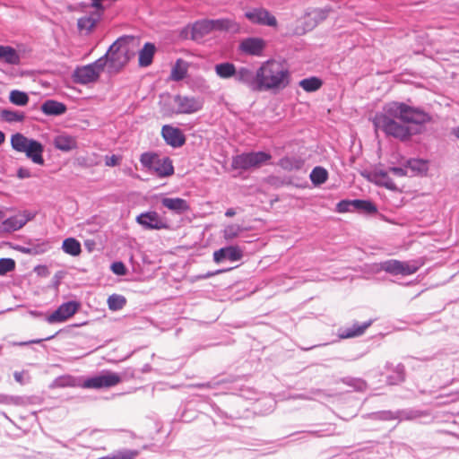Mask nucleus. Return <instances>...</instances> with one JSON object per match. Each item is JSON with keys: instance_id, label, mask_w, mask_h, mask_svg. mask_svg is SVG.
<instances>
[{"instance_id": "nucleus-52", "label": "nucleus", "mask_w": 459, "mask_h": 459, "mask_svg": "<svg viewBox=\"0 0 459 459\" xmlns=\"http://www.w3.org/2000/svg\"><path fill=\"white\" fill-rule=\"evenodd\" d=\"M451 134L455 136L457 139H459V126H455L454 128H452L451 130Z\"/></svg>"}, {"instance_id": "nucleus-13", "label": "nucleus", "mask_w": 459, "mask_h": 459, "mask_svg": "<svg viewBox=\"0 0 459 459\" xmlns=\"http://www.w3.org/2000/svg\"><path fill=\"white\" fill-rule=\"evenodd\" d=\"M79 308V304L75 301H69L62 304L58 308L47 317L49 324L64 322L74 316Z\"/></svg>"}, {"instance_id": "nucleus-57", "label": "nucleus", "mask_w": 459, "mask_h": 459, "mask_svg": "<svg viewBox=\"0 0 459 459\" xmlns=\"http://www.w3.org/2000/svg\"><path fill=\"white\" fill-rule=\"evenodd\" d=\"M14 377H15V379H16L17 381H21V379H22V377H21V375H20L19 373H15V374H14Z\"/></svg>"}, {"instance_id": "nucleus-36", "label": "nucleus", "mask_w": 459, "mask_h": 459, "mask_svg": "<svg viewBox=\"0 0 459 459\" xmlns=\"http://www.w3.org/2000/svg\"><path fill=\"white\" fill-rule=\"evenodd\" d=\"M1 117L6 122L13 123L22 122L25 117L22 112L4 109L1 111Z\"/></svg>"}, {"instance_id": "nucleus-28", "label": "nucleus", "mask_w": 459, "mask_h": 459, "mask_svg": "<svg viewBox=\"0 0 459 459\" xmlns=\"http://www.w3.org/2000/svg\"><path fill=\"white\" fill-rule=\"evenodd\" d=\"M62 249L65 253L76 256L82 252L81 244L74 238H65L63 241Z\"/></svg>"}, {"instance_id": "nucleus-40", "label": "nucleus", "mask_w": 459, "mask_h": 459, "mask_svg": "<svg viewBox=\"0 0 459 459\" xmlns=\"http://www.w3.org/2000/svg\"><path fill=\"white\" fill-rule=\"evenodd\" d=\"M96 23V20L89 17L84 16L78 20V27L81 30L90 31Z\"/></svg>"}, {"instance_id": "nucleus-50", "label": "nucleus", "mask_w": 459, "mask_h": 459, "mask_svg": "<svg viewBox=\"0 0 459 459\" xmlns=\"http://www.w3.org/2000/svg\"><path fill=\"white\" fill-rule=\"evenodd\" d=\"M17 176L19 178H29L31 177L30 171L28 169L21 168L17 171Z\"/></svg>"}, {"instance_id": "nucleus-23", "label": "nucleus", "mask_w": 459, "mask_h": 459, "mask_svg": "<svg viewBox=\"0 0 459 459\" xmlns=\"http://www.w3.org/2000/svg\"><path fill=\"white\" fill-rule=\"evenodd\" d=\"M41 111L48 116H58L66 111V107L65 104L56 100H47L42 104Z\"/></svg>"}, {"instance_id": "nucleus-8", "label": "nucleus", "mask_w": 459, "mask_h": 459, "mask_svg": "<svg viewBox=\"0 0 459 459\" xmlns=\"http://www.w3.org/2000/svg\"><path fill=\"white\" fill-rule=\"evenodd\" d=\"M122 381L120 375L111 371H103L100 375L85 380L82 386L83 388H108L118 385Z\"/></svg>"}, {"instance_id": "nucleus-3", "label": "nucleus", "mask_w": 459, "mask_h": 459, "mask_svg": "<svg viewBox=\"0 0 459 459\" xmlns=\"http://www.w3.org/2000/svg\"><path fill=\"white\" fill-rule=\"evenodd\" d=\"M137 40L134 37L118 39L103 56L109 72H118L135 54Z\"/></svg>"}, {"instance_id": "nucleus-26", "label": "nucleus", "mask_w": 459, "mask_h": 459, "mask_svg": "<svg viewBox=\"0 0 459 459\" xmlns=\"http://www.w3.org/2000/svg\"><path fill=\"white\" fill-rule=\"evenodd\" d=\"M187 62L183 59H178L171 69L170 79L176 82L183 80L187 74Z\"/></svg>"}, {"instance_id": "nucleus-2", "label": "nucleus", "mask_w": 459, "mask_h": 459, "mask_svg": "<svg viewBox=\"0 0 459 459\" xmlns=\"http://www.w3.org/2000/svg\"><path fill=\"white\" fill-rule=\"evenodd\" d=\"M259 91L278 92L290 82V73L287 65L275 59L264 61L258 67Z\"/></svg>"}, {"instance_id": "nucleus-54", "label": "nucleus", "mask_w": 459, "mask_h": 459, "mask_svg": "<svg viewBox=\"0 0 459 459\" xmlns=\"http://www.w3.org/2000/svg\"><path fill=\"white\" fill-rule=\"evenodd\" d=\"M235 213H236V212H235V211H234L233 209H231V208H230V209H228V210L226 211L225 215H226L227 217H232V216H234V215H235Z\"/></svg>"}, {"instance_id": "nucleus-59", "label": "nucleus", "mask_w": 459, "mask_h": 459, "mask_svg": "<svg viewBox=\"0 0 459 459\" xmlns=\"http://www.w3.org/2000/svg\"><path fill=\"white\" fill-rule=\"evenodd\" d=\"M30 314H31V315H33V316H39V315H40V313L36 312V311H31V312H30Z\"/></svg>"}, {"instance_id": "nucleus-9", "label": "nucleus", "mask_w": 459, "mask_h": 459, "mask_svg": "<svg viewBox=\"0 0 459 459\" xmlns=\"http://www.w3.org/2000/svg\"><path fill=\"white\" fill-rule=\"evenodd\" d=\"M266 41L259 37H248L241 39L238 51L246 56H262L266 48Z\"/></svg>"}, {"instance_id": "nucleus-42", "label": "nucleus", "mask_w": 459, "mask_h": 459, "mask_svg": "<svg viewBox=\"0 0 459 459\" xmlns=\"http://www.w3.org/2000/svg\"><path fill=\"white\" fill-rule=\"evenodd\" d=\"M55 385L59 387H65V386H75L76 385V380L69 376L61 377L56 379Z\"/></svg>"}, {"instance_id": "nucleus-27", "label": "nucleus", "mask_w": 459, "mask_h": 459, "mask_svg": "<svg viewBox=\"0 0 459 459\" xmlns=\"http://www.w3.org/2000/svg\"><path fill=\"white\" fill-rule=\"evenodd\" d=\"M372 180L380 186H385L388 189H396V185L389 178L387 172L379 170L372 174Z\"/></svg>"}, {"instance_id": "nucleus-22", "label": "nucleus", "mask_w": 459, "mask_h": 459, "mask_svg": "<svg viewBox=\"0 0 459 459\" xmlns=\"http://www.w3.org/2000/svg\"><path fill=\"white\" fill-rule=\"evenodd\" d=\"M211 32H212V29L209 20L198 21L192 27V39L199 40Z\"/></svg>"}, {"instance_id": "nucleus-15", "label": "nucleus", "mask_w": 459, "mask_h": 459, "mask_svg": "<svg viewBox=\"0 0 459 459\" xmlns=\"http://www.w3.org/2000/svg\"><path fill=\"white\" fill-rule=\"evenodd\" d=\"M136 221L147 230L167 229V223L161 219L156 212H146L136 217Z\"/></svg>"}, {"instance_id": "nucleus-11", "label": "nucleus", "mask_w": 459, "mask_h": 459, "mask_svg": "<svg viewBox=\"0 0 459 459\" xmlns=\"http://www.w3.org/2000/svg\"><path fill=\"white\" fill-rule=\"evenodd\" d=\"M35 217V213L30 211H22L2 222L3 230L13 232L22 229L28 221Z\"/></svg>"}, {"instance_id": "nucleus-53", "label": "nucleus", "mask_w": 459, "mask_h": 459, "mask_svg": "<svg viewBox=\"0 0 459 459\" xmlns=\"http://www.w3.org/2000/svg\"><path fill=\"white\" fill-rule=\"evenodd\" d=\"M364 386H365V383L364 382L359 381V380L356 381V385H355L356 388L361 390V389H363Z\"/></svg>"}, {"instance_id": "nucleus-18", "label": "nucleus", "mask_w": 459, "mask_h": 459, "mask_svg": "<svg viewBox=\"0 0 459 459\" xmlns=\"http://www.w3.org/2000/svg\"><path fill=\"white\" fill-rule=\"evenodd\" d=\"M53 144L56 149L67 152L77 148V140L73 135L61 133L54 137Z\"/></svg>"}, {"instance_id": "nucleus-4", "label": "nucleus", "mask_w": 459, "mask_h": 459, "mask_svg": "<svg viewBox=\"0 0 459 459\" xmlns=\"http://www.w3.org/2000/svg\"><path fill=\"white\" fill-rule=\"evenodd\" d=\"M10 143L14 151L24 153L33 163L44 164V146L39 142L28 138L21 133H16L11 136Z\"/></svg>"}, {"instance_id": "nucleus-60", "label": "nucleus", "mask_w": 459, "mask_h": 459, "mask_svg": "<svg viewBox=\"0 0 459 459\" xmlns=\"http://www.w3.org/2000/svg\"><path fill=\"white\" fill-rule=\"evenodd\" d=\"M54 337V335L45 338L44 340H50Z\"/></svg>"}, {"instance_id": "nucleus-14", "label": "nucleus", "mask_w": 459, "mask_h": 459, "mask_svg": "<svg viewBox=\"0 0 459 459\" xmlns=\"http://www.w3.org/2000/svg\"><path fill=\"white\" fill-rule=\"evenodd\" d=\"M235 79L239 83L245 84L252 91H259L258 69L254 73L251 69L242 66L237 69Z\"/></svg>"}, {"instance_id": "nucleus-48", "label": "nucleus", "mask_w": 459, "mask_h": 459, "mask_svg": "<svg viewBox=\"0 0 459 459\" xmlns=\"http://www.w3.org/2000/svg\"><path fill=\"white\" fill-rule=\"evenodd\" d=\"M389 171L392 172L396 177H404L408 175L407 165L404 168H391Z\"/></svg>"}, {"instance_id": "nucleus-38", "label": "nucleus", "mask_w": 459, "mask_h": 459, "mask_svg": "<svg viewBox=\"0 0 459 459\" xmlns=\"http://www.w3.org/2000/svg\"><path fill=\"white\" fill-rule=\"evenodd\" d=\"M354 209L361 210L368 213H375L377 212V209L373 203L365 200H354Z\"/></svg>"}, {"instance_id": "nucleus-46", "label": "nucleus", "mask_w": 459, "mask_h": 459, "mask_svg": "<svg viewBox=\"0 0 459 459\" xmlns=\"http://www.w3.org/2000/svg\"><path fill=\"white\" fill-rule=\"evenodd\" d=\"M351 207L354 208V200H352V201L343 200V201H341L340 203H338V204H337V211L339 212H350L351 211Z\"/></svg>"}, {"instance_id": "nucleus-43", "label": "nucleus", "mask_w": 459, "mask_h": 459, "mask_svg": "<svg viewBox=\"0 0 459 459\" xmlns=\"http://www.w3.org/2000/svg\"><path fill=\"white\" fill-rule=\"evenodd\" d=\"M280 166L287 170H292L299 168V163L290 158H283L280 160Z\"/></svg>"}, {"instance_id": "nucleus-58", "label": "nucleus", "mask_w": 459, "mask_h": 459, "mask_svg": "<svg viewBox=\"0 0 459 459\" xmlns=\"http://www.w3.org/2000/svg\"><path fill=\"white\" fill-rule=\"evenodd\" d=\"M4 212L2 209H0V221H2L4 218Z\"/></svg>"}, {"instance_id": "nucleus-25", "label": "nucleus", "mask_w": 459, "mask_h": 459, "mask_svg": "<svg viewBox=\"0 0 459 459\" xmlns=\"http://www.w3.org/2000/svg\"><path fill=\"white\" fill-rule=\"evenodd\" d=\"M216 74L221 79H229L237 74V68L234 64L230 62H224L217 64L214 66Z\"/></svg>"}, {"instance_id": "nucleus-55", "label": "nucleus", "mask_w": 459, "mask_h": 459, "mask_svg": "<svg viewBox=\"0 0 459 459\" xmlns=\"http://www.w3.org/2000/svg\"><path fill=\"white\" fill-rule=\"evenodd\" d=\"M43 339L41 340H33V341H30V342H22L21 345H26V344H29V343H39L42 341Z\"/></svg>"}, {"instance_id": "nucleus-20", "label": "nucleus", "mask_w": 459, "mask_h": 459, "mask_svg": "<svg viewBox=\"0 0 459 459\" xmlns=\"http://www.w3.org/2000/svg\"><path fill=\"white\" fill-rule=\"evenodd\" d=\"M158 177L165 178L169 177L174 173V167L169 158H158L153 168L152 169Z\"/></svg>"}, {"instance_id": "nucleus-56", "label": "nucleus", "mask_w": 459, "mask_h": 459, "mask_svg": "<svg viewBox=\"0 0 459 459\" xmlns=\"http://www.w3.org/2000/svg\"><path fill=\"white\" fill-rule=\"evenodd\" d=\"M4 140H5L4 134L2 131H0V145L4 142Z\"/></svg>"}, {"instance_id": "nucleus-47", "label": "nucleus", "mask_w": 459, "mask_h": 459, "mask_svg": "<svg viewBox=\"0 0 459 459\" xmlns=\"http://www.w3.org/2000/svg\"><path fill=\"white\" fill-rule=\"evenodd\" d=\"M329 9H322V8H316L313 9L310 13V14H313L316 18H317L319 21L325 20L329 13Z\"/></svg>"}, {"instance_id": "nucleus-32", "label": "nucleus", "mask_w": 459, "mask_h": 459, "mask_svg": "<svg viewBox=\"0 0 459 459\" xmlns=\"http://www.w3.org/2000/svg\"><path fill=\"white\" fill-rule=\"evenodd\" d=\"M299 86L307 92L318 90L322 86V81L316 77L303 79L299 82Z\"/></svg>"}, {"instance_id": "nucleus-51", "label": "nucleus", "mask_w": 459, "mask_h": 459, "mask_svg": "<svg viewBox=\"0 0 459 459\" xmlns=\"http://www.w3.org/2000/svg\"><path fill=\"white\" fill-rule=\"evenodd\" d=\"M227 270H218L214 273H207L205 275H203V276H198L199 279H205V278H209V277H212V276H214L218 273H223V272H226Z\"/></svg>"}, {"instance_id": "nucleus-45", "label": "nucleus", "mask_w": 459, "mask_h": 459, "mask_svg": "<svg viewBox=\"0 0 459 459\" xmlns=\"http://www.w3.org/2000/svg\"><path fill=\"white\" fill-rule=\"evenodd\" d=\"M112 272L119 276L125 275L126 273V269L125 264L122 262H115L111 264Z\"/></svg>"}, {"instance_id": "nucleus-37", "label": "nucleus", "mask_w": 459, "mask_h": 459, "mask_svg": "<svg viewBox=\"0 0 459 459\" xmlns=\"http://www.w3.org/2000/svg\"><path fill=\"white\" fill-rule=\"evenodd\" d=\"M158 158L159 155L156 153L144 152L140 157V162L144 168L152 170Z\"/></svg>"}, {"instance_id": "nucleus-31", "label": "nucleus", "mask_w": 459, "mask_h": 459, "mask_svg": "<svg viewBox=\"0 0 459 459\" xmlns=\"http://www.w3.org/2000/svg\"><path fill=\"white\" fill-rule=\"evenodd\" d=\"M244 231V228L238 224H230L222 231V236L227 241L238 238Z\"/></svg>"}, {"instance_id": "nucleus-17", "label": "nucleus", "mask_w": 459, "mask_h": 459, "mask_svg": "<svg viewBox=\"0 0 459 459\" xmlns=\"http://www.w3.org/2000/svg\"><path fill=\"white\" fill-rule=\"evenodd\" d=\"M161 134L166 143L173 147H180L186 142L185 135L180 129L171 126H163Z\"/></svg>"}, {"instance_id": "nucleus-29", "label": "nucleus", "mask_w": 459, "mask_h": 459, "mask_svg": "<svg viewBox=\"0 0 459 459\" xmlns=\"http://www.w3.org/2000/svg\"><path fill=\"white\" fill-rule=\"evenodd\" d=\"M209 21L212 31H224L237 29L236 23L230 19H217Z\"/></svg>"}, {"instance_id": "nucleus-34", "label": "nucleus", "mask_w": 459, "mask_h": 459, "mask_svg": "<svg viewBox=\"0 0 459 459\" xmlns=\"http://www.w3.org/2000/svg\"><path fill=\"white\" fill-rule=\"evenodd\" d=\"M10 101L17 106H25L29 102V96L26 92L13 90L9 95Z\"/></svg>"}, {"instance_id": "nucleus-5", "label": "nucleus", "mask_w": 459, "mask_h": 459, "mask_svg": "<svg viewBox=\"0 0 459 459\" xmlns=\"http://www.w3.org/2000/svg\"><path fill=\"white\" fill-rule=\"evenodd\" d=\"M166 114H193L203 108L204 100L198 97L175 95L166 103Z\"/></svg>"}, {"instance_id": "nucleus-7", "label": "nucleus", "mask_w": 459, "mask_h": 459, "mask_svg": "<svg viewBox=\"0 0 459 459\" xmlns=\"http://www.w3.org/2000/svg\"><path fill=\"white\" fill-rule=\"evenodd\" d=\"M270 159L271 155L264 152L242 153L233 158L231 166L235 169H257Z\"/></svg>"}, {"instance_id": "nucleus-44", "label": "nucleus", "mask_w": 459, "mask_h": 459, "mask_svg": "<svg viewBox=\"0 0 459 459\" xmlns=\"http://www.w3.org/2000/svg\"><path fill=\"white\" fill-rule=\"evenodd\" d=\"M395 377H390L391 384H397L404 380V367L403 365H397L395 368Z\"/></svg>"}, {"instance_id": "nucleus-49", "label": "nucleus", "mask_w": 459, "mask_h": 459, "mask_svg": "<svg viewBox=\"0 0 459 459\" xmlns=\"http://www.w3.org/2000/svg\"><path fill=\"white\" fill-rule=\"evenodd\" d=\"M120 157L117 155L108 156L105 160V164L108 167H114L119 164L120 162Z\"/></svg>"}, {"instance_id": "nucleus-41", "label": "nucleus", "mask_w": 459, "mask_h": 459, "mask_svg": "<svg viewBox=\"0 0 459 459\" xmlns=\"http://www.w3.org/2000/svg\"><path fill=\"white\" fill-rule=\"evenodd\" d=\"M408 170L412 172H422L427 169L426 163L420 160H411L407 162Z\"/></svg>"}, {"instance_id": "nucleus-10", "label": "nucleus", "mask_w": 459, "mask_h": 459, "mask_svg": "<svg viewBox=\"0 0 459 459\" xmlns=\"http://www.w3.org/2000/svg\"><path fill=\"white\" fill-rule=\"evenodd\" d=\"M380 269L394 275H411L418 271L419 266L408 262L391 259L381 263Z\"/></svg>"}, {"instance_id": "nucleus-6", "label": "nucleus", "mask_w": 459, "mask_h": 459, "mask_svg": "<svg viewBox=\"0 0 459 459\" xmlns=\"http://www.w3.org/2000/svg\"><path fill=\"white\" fill-rule=\"evenodd\" d=\"M106 64L105 58L100 57L92 64L77 67L73 74L74 82L80 84H88L96 82L106 66Z\"/></svg>"}, {"instance_id": "nucleus-24", "label": "nucleus", "mask_w": 459, "mask_h": 459, "mask_svg": "<svg viewBox=\"0 0 459 459\" xmlns=\"http://www.w3.org/2000/svg\"><path fill=\"white\" fill-rule=\"evenodd\" d=\"M156 48L152 43H145L139 52L140 66H148L152 64Z\"/></svg>"}, {"instance_id": "nucleus-19", "label": "nucleus", "mask_w": 459, "mask_h": 459, "mask_svg": "<svg viewBox=\"0 0 459 459\" xmlns=\"http://www.w3.org/2000/svg\"><path fill=\"white\" fill-rule=\"evenodd\" d=\"M160 202L165 208L177 214H182L190 210L187 201L179 197H163Z\"/></svg>"}, {"instance_id": "nucleus-16", "label": "nucleus", "mask_w": 459, "mask_h": 459, "mask_svg": "<svg viewBox=\"0 0 459 459\" xmlns=\"http://www.w3.org/2000/svg\"><path fill=\"white\" fill-rule=\"evenodd\" d=\"M243 256L242 250L238 246H230L220 248L213 253V261L217 264L224 260L237 262Z\"/></svg>"}, {"instance_id": "nucleus-35", "label": "nucleus", "mask_w": 459, "mask_h": 459, "mask_svg": "<svg viewBox=\"0 0 459 459\" xmlns=\"http://www.w3.org/2000/svg\"><path fill=\"white\" fill-rule=\"evenodd\" d=\"M126 298L121 295L113 294V295L109 296L108 299V308L112 311H117V310L123 308V307L126 305Z\"/></svg>"}, {"instance_id": "nucleus-33", "label": "nucleus", "mask_w": 459, "mask_h": 459, "mask_svg": "<svg viewBox=\"0 0 459 459\" xmlns=\"http://www.w3.org/2000/svg\"><path fill=\"white\" fill-rule=\"evenodd\" d=\"M327 170L322 167H316L310 173V179L314 185H321L327 180Z\"/></svg>"}, {"instance_id": "nucleus-61", "label": "nucleus", "mask_w": 459, "mask_h": 459, "mask_svg": "<svg viewBox=\"0 0 459 459\" xmlns=\"http://www.w3.org/2000/svg\"><path fill=\"white\" fill-rule=\"evenodd\" d=\"M132 176H133L134 178H139V176H137V175H132Z\"/></svg>"}, {"instance_id": "nucleus-39", "label": "nucleus", "mask_w": 459, "mask_h": 459, "mask_svg": "<svg viewBox=\"0 0 459 459\" xmlns=\"http://www.w3.org/2000/svg\"><path fill=\"white\" fill-rule=\"evenodd\" d=\"M15 268V262L12 258L0 259V275H4L7 273L13 271Z\"/></svg>"}, {"instance_id": "nucleus-12", "label": "nucleus", "mask_w": 459, "mask_h": 459, "mask_svg": "<svg viewBox=\"0 0 459 459\" xmlns=\"http://www.w3.org/2000/svg\"><path fill=\"white\" fill-rule=\"evenodd\" d=\"M245 16L253 23L275 27L276 18L264 8H254L245 13Z\"/></svg>"}, {"instance_id": "nucleus-21", "label": "nucleus", "mask_w": 459, "mask_h": 459, "mask_svg": "<svg viewBox=\"0 0 459 459\" xmlns=\"http://www.w3.org/2000/svg\"><path fill=\"white\" fill-rule=\"evenodd\" d=\"M0 62L14 65L20 63L19 53L11 46H0Z\"/></svg>"}, {"instance_id": "nucleus-1", "label": "nucleus", "mask_w": 459, "mask_h": 459, "mask_svg": "<svg viewBox=\"0 0 459 459\" xmlns=\"http://www.w3.org/2000/svg\"><path fill=\"white\" fill-rule=\"evenodd\" d=\"M431 117L423 109L404 102L391 101L373 118L375 129L401 141L420 132L417 126L430 122Z\"/></svg>"}, {"instance_id": "nucleus-30", "label": "nucleus", "mask_w": 459, "mask_h": 459, "mask_svg": "<svg viewBox=\"0 0 459 459\" xmlns=\"http://www.w3.org/2000/svg\"><path fill=\"white\" fill-rule=\"evenodd\" d=\"M371 325V321L366 322L362 325H354L351 328H347L340 334L341 338H352L361 335L366 329Z\"/></svg>"}]
</instances>
